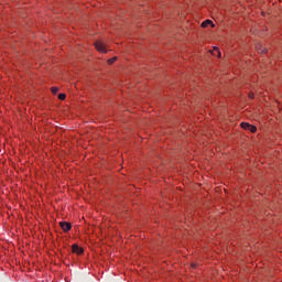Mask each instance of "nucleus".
Instances as JSON below:
<instances>
[{
	"instance_id": "6e6552de",
	"label": "nucleus",
	"mask_w": 282,
	"mask_h": 282,
	"mask_svg": "<svg viewBox=\"0 0 282 282\" xmlns=\"http://www.w3.org/2000/svg\"><path fill=\"white\" fill-rule=\"evenodd\" d=\"M51 91L52 94H58V87H52Z\"/></svg>"
},
{
	"instance_id": "f03ea898",
	"label": "nucleus",
	"mask_w": 282,
	"mask_h": 282,
	"mask_svg": "<svg viewBox=\"0 0 282 282\" xmlns=\"http://www.w3.org/2000/svg\"><path fill=\"white\" fill-rule=\"evenodd\" d=\"M95 47H96L97 52L107 53V47L105 46V43H102L100 41L95 42Z\"/></svg>"
},
{
	"instance_id": "0eeeda50",
	"label": "nucleus",
	"mask_w": 282,
	"mask_h": 282,
	"mask_svg": "<svg viewBox=\"0 0 282 282\" xmlns=\"http://www.w3.org/2000/svg\"><path fill=\"white\" fill-rule=\"evenodd\" d=\"M116 61H118V57H112V58L108 59V65H113V63H116Z\"/></svg>"
},
{
	"instance_id": "1a4fd4ad",
	"label": "nucleus",
	"mask_w": 282,
	"mask_h": 282,
	"mask_svg": "<svg viewBox=\"0 0 282 282\" xmlns=\"http://www.w3.org/2000/svg\"><path fill=\"white\" fill-rule=\"evenodd\" d=\"M65 98H66V95H65V94H59V95H58V99H59V100H65Z\"/></svg>"
},
{
	"instance_id": "20e7f679",
	"label": "nucleus",
	"mask_w": 282,
	"mask_h": 282,
	"mask_svg": "<svg viewBox=\"0 0 282 282\" xmlns=\"http://www.w3.org/2000/svg\"><path fill=\"white\" fill-rule=\"evenodd\" d=\"M72 251L75 252V254H83L84 252L83 248L78 247V245H73Z\"/></svg>"
},
{
	"instance_id": "7ed1b4c3",
	"label": "nucleus",
	"mask_w": 282,
	"mask_h": 282,
	"mask_svg": "<svg viewBox=\"0 0 282 282\" xmlns=\"http://www.w3.org/2000/svg\"><path fill=\"white\" fill-rule=\"evenodd\" d=\"M59 226H61L62 230H64V232H69V230H72V224H69L67 221L59 223Z\"/></svg>"
},
{
	"instance_id": "423d86ee",
	"label": "nucleus",
	"mask_w": 282,
	"mask_h": 282,
	"mask_svg": "<svg viewBox=\"0 0 282 282\" xmlns=\"http://www.w3.org/2000/svg\"><path fill=\"white\" fill-rule=\"evenodd\" d=\"M208 25H213V22L210 20H206L202 23V28H208Z\"/></svg>"
},
{
	"instance_id": "f257e3e1",
	"label": "nucleus",
	"mask_w": 282,
	"mask_h": 282,
	"mask_svg": "<svg viewBox=\"0 0 282 282\" xmlns=\"http://www.w3.org/2000/svg\"><path fill=\"white\" fill-rule=\"evenodd\" d=\"M240 127H241L242 129H245L246 131H250L251 133H254V132L257 131V127H254V126H252V124H250V123H248V122H242V123L240 124Z\"/></svg>"
},
{
	"instance_id": "39448f33",
	"label": "nucleus",
	"mask_w": 282,
	"mask_h": 282,
	"mask_svg": "<svg viewBox=\"0 0 282 282\" xmlns=\"http://www.w3.org/2000/svg\"><path fill=\"white\" fill-rule=\"evenodd\" d=\"M212 54H213L214 56H217V55H218V57H221V52H219V48H218V47H215Z\"/></svg>"
},
{
	"instance_id": "9d476101",
	"label": "nucleus",
	"mask_w": 282,
	"mask_h": 282,
	"mask_svg": "<svg viewBox=\"0 0 282 282\" xmlns=\"http://www.w3.org/2000/svg\"><path fill=\"white\" fill-rule=\"evenodd\" d=\"M249 98L252 100L254 98V94L250 93Z\"/></svg>"
}]
</instances>
